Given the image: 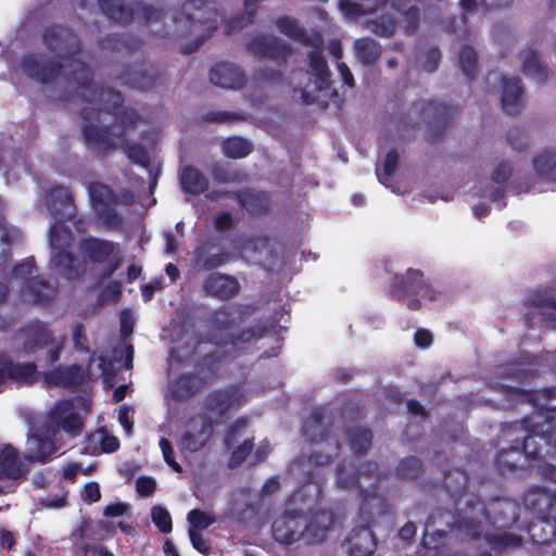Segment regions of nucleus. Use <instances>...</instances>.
<instances>
[{
    "instance_id": "nucleus-1",
    "label": "nucleus",
    "mask_w": 556,
    "mask_h": 556,
    "mask_svg": "<svg viewBox=\"0 0 556 556\" xmlns=\"http://www.w3.org/2000/svg\"><path fill=\"white\" fill-rule=\"evenodd\" d=\"M43 204L55 219L50 227L51 264L66 279H77L87 270V263L66 251L73 238L63 222L74 216L75 208L71 197L65 188L55 187L47 192Z\"/></svg>"
},
{
    "instance_id": "nucleus-2",
    "label": "nucleus",
    "mask_w": 556,
    "mask_h": 556,
    "mask_svg": "<svg viewBox=\"0 0 556 556\" xmlns=\"http://www.w3.org/2000/svg\"><path fill=\"white\" fill-rule=\"evenodd\" d=\"M244 401V394L239 388L210 394L203 412L188 419L180 439L181 451L194 453L202 450L211 440L215 425L222 421L229 409L240 406Z\"/></svg>"
},
{
    "instance_id": "nucleus-3",
    "label": "nucleus",
    "mask_w": 556,
    "mask_h": 556,
    "mask_svg": "<svg viewBox=\"0 0 556 556\" xmlns=\"http://www.w3.org/2000/svg\"><path fill=\"white\" fill-rule=\"evenodd\" d=\"M45 43L51 49L56 51H65L71 54L70 59H66V64H59V68L66 78L72 77L79 88V96L86 99L89 103H97L103 109H109L108 103L118 105L121 102V94L111 89H102L92 87L90 83L89 70L86 65L77 59H73L72 55L78 49V42L76 37L63 28L49 29L43 35Z\"/></svg>"
},
{
    "instance_id": "nucleus-4",
    "label": "nucleus",
    "mask_w": 556,
    "mask_h": 556,
    "mask_svg": "<svg viewBox=\"0 0 556 556\" xmlns=\"http://www.w3.org/2000/svg\"><path fill=\"white\" fill-rule=\"evenodd\" d=\"M357 522L344 542L346 553L350 556H370L377 545L371 528L391 526L388 502L375 491L363 490Z\"/></svg>"
},
{
    "instance_id": "nucleus-5",
    "label": "nucleus",
    "mask_w": 556,
    "mask_h": 556,
    "mask_svg": "<svg viewBox=\"0 0 556 556\" xmlns=\"http://www.w3.org/2000/svg\"><path fill=\"white\" fill-rule=\"evenodd\" d=\"M143 17L155 34L187 36L199 34L200 29H216L218 14L202 0H190L182 4L180 16H167L152 8L143 9Z\"/></svg>"
},
{
    "instance_id": "nucleus-6",
    "label": "nucleus",
    "mask_w": 556,
    "mask_h": 556,
    "mask_svg": "<svg viewBox=\"0 0 556 556\" xmlns=\"http://www.w3.org/2000/svg\"><path fill=\"white\" fill-rule=\"evenodd\" d=\"M276 26L282 34L291 38H296L305 45H309L312 42L313 50L308 53L309 71L305 74V76L308 77V81L303 88H301V92L305 102L314 101L316 99L315 93L327 89L330 85V71L320 53V36L314 34L313 38H308V36L299 27L295 20L287 16L278 18L276 21Z\"/></svg>"
},
{
    "instance_id": "nucleus-7",
    "label": "nucleus",
    "mask_w": 556,
    "mask_h": 556,
    "mask_svg": "<svg viewBox=\"0 0 556 556\" xmlns=\"http://www.w3.org/2000/svg\"><path fill=\"white\" fill-rule=\"evenodd\" d=\"M22 338L23 349L26 353H35L49 346L48 358L50 363H54L59 359L60 352L65 344L66 333L43 321L35 320L25 327Z\"/></svg>"
},
{
    "instance_id": "nucleus-8",
    "label": "nucleus",
    "mask_w": 556,
    "mask_h": 556,
    "mask_svg": "<svg viewBox=\"0 0 556 556\" xmlns=\"http://www.w3.org/2000/svg\"><path fill=\"white\" fill-rule=\"evenodd\" d=\"M89 406L83 399L73 401H60L50 410L47 419V431L50 437H56L63 431L68 439L80 434L83 430V420L79 416L80 410L88 412Z\"/></svg>"
},
{
    "instance_id": "nucleus-9",
    "label": "nucleus",
    "mask_w": 556,
    "mask_h": 556,
    "mask_svg": "<svg viewBox=\"0 0 556 556\" xmlns=\"http://www.w3.org/2000/svg\"><path fill=\"white\" fill-rule=\"evenodd\" d=\"M410 0H397L396 4L379 18H370L365 22V28L379 36L392 34L400 17V25L406 34H413L419 22L418 10L409 4Z\"/></svg>"
},
{
    "instance_id": "nucleus-10",
    "label": "nucleus",
    "mask_w": 556,
    "mask_h": 556,
    "mask_svg": "<svg viewBox=\"0 0 556 556\" xmlns=\"http://www.w3.org/2000/svg\"><path fill=\"white\" fill-rule=\"evenodd\" d=\"M138 121L137 113L131 109H124L118 113L116 122L110 127H99L92 124L84 126V135L89 143L100 149L115 147L126 130Z\"/></svg>"
},
{
    "instance_id": "nucleus-11",
    "label": "nucleus",
    "mask_w": 556,
    "mask_h": 556,
    "mask_svg": "<svg viewBox=\"0 0 556 556\" xmlns=\"http://www.w3.org/2000/svg\"><path fill=\"white\" fill-rule=\"evenodd\" d=\"M34 261L27 258L16 265L10 278V283L20 292L25 302L40 303L50 293V287L38 276H34Z\"/></svg>"
},
{
    "instance_id": "nucleus-12",
    "label": "nucleus",
    "mask_w": 556,
    "mask_h": 556,
    "mask_svg": "<svg viewBox=\"0 0 556 556\" xmlns=\"http://www.w3.org/2000/svg\"><path fill=\"white\" fill-rule=\"evenodd\" d=\"M239 311L235 307H230L228 309L218 311L213 319L212 328L213 336L211 341L214 344H227L228 340H230L231 345L238 346L241 342H250L253 339L261 338L262 332L255 330H244L242 333L233 338V331L236 329V325L238 321Z\"/></svg>"
},
{
    "instance_id": "nucleus-13",
    "label": "nucleus",
    "mask_w": 556,
    "mask_h": 556,
    "mask_svg": "<svg viewBox=\"0 0 556 556\" xmlns=\"http://www.w3.org/2000/svg\"><path fill=\"white\" fill-rule=\"evenodd\" d=\"M79 250L91 263L109 261L106 276H111L122 264L118 245L114 242L90 237L80 241Z\"/></svg>"
},
{
    "instance_id": "nucleus-14",
    "label": "nucleus",
    "mask_w": 556,
    "mask_h": 556,
    "mask_svg": "<svg viewBox=\"0 0 556 556\" xmlns=\"http://www.w3.org/2000/svg\"><path fill=\"white\" fill-rule=\"evenodd\" d=\"M307 518L298 510H288L273 525L274 538L282 544L305 541Z\"/></svg>"
},
{
    "instance_id": "nucleus-15",
    "label": "nucleus",
    "mask_w": 556,
    "mask_h": 556,
    "mask_svg": "<svg viewBox=\"0 0 556 556\" xmlns=\"http://www.w3.org/2000/svg\"><path fill=\"white\" fill-rule=\"evenodd\" d=\"M89 194L98 218L103 225L115 226L119 217L114 210L117 197L103 184H92L89 187Z\"/></svg>"
},
{
    "instance_id": "nucleus-16",
    "label": "nucleus",
    "mask_w": 556,
    "mask_h": 556,
    "mask_svg": "<svg viewBox=\"0 0 556 556\" xmlns=\"http://www.w3.org/2000/svg\"><path fill=\"white\" fill-rule=\"evenodd\" d=\"M496 81H501L502 84L503 109L509 114L518 113L526 103L520 79L517 77H502L497 73H492L488 76V83L490 85Z\"/></svg>"
},
{
    "instance_id": "nucleus-17",
    "label": "nucleus",
    "mask_w": 556,
    "mask_h": 556,
    "mask_svg": "<svg viewBox=\"0 0 556 556\" xmlns=\"http://www.w3.org/2000/svg\"><path fill=\"white\" fill-rule=\"evenodd\" d=\"M211 81L222 88L236 89L244 83V75L240 68L230 63H219L211 70Z\"/></svg>"
},
{
    "instance_id": "nucleus-18",
    "label": "nucleus",
    "mask_w": 556,
    "mask_h": 556,
    "mask_svg": "<svg viewBox=\"0 0 556 556\" xmlns=\"http://www.w3.org/2000/svg\"><path fill=\"white\" fill-rule=\"evenodd\" d=\"M333 522V515L326 510L318 511L309 519L307 518L305 542L311 544L323 542L331 530Z\"/></svg>"
},
{
    "instance_id": "nucleus-19",
    "label": "nucleus",
    "mask_w": 556,
    "mask_h": 556,
    "mask_svg": "<svg viewBox=\"0 0 556 556\" xmlns=\"http://www.w3.org/2000/svg\"><path fill=\"white\" fill-rule=\"evenodd\" d=\"M248 47L253 54L274 60L283 59L288 53L287 46L281 45L276 37L268 35H261L253 38Z\"/></svg>"
},
{
    "instance_id": "nucleus-20",
    "label": "nucleus",
    "mask_w": 556,
    "mask_h": 556,
    "mask_svg": "<svg viewBox=\"0 0 556 556\" xmlns=\"http://www.w3.org/2000/svg\"><path fill=\"white\" fill-rule=\"evenodd\" d=\"M522 427L529 432V435L523 440L522 450L526 454L534 455L536 452L531 448L533 438L540 437L541 439H547L552 432V425L546 417L536 414L523 420Z\"/></svg>"
},
{
    "instance_id": "nucleus-21",
    "label": "nucleus",
    "mask_w": 556,
    "mask_h": 556,
    "mask_svg": "<svg viewBox=\"0 0 556 556\" xmlns=\"http://www.w3.org/2000/svg\"><path fill=\"white\" fill-rule=\"evenodd\" d=\"M204 290L210 295L219 299H229L238 292L239 283L230 276L214 273L205 280Z\"/></svg>"
},
{
    "instance_id": "nucleus-22",
    "label": "nucleus",
    "mask_w": 556,
    "mask_h": 556,
    "mask_svg": "<svg viewBox=\"0 0 556 556\" xmlns=\"http://www.w3.org/2000/svg\"><path fill=\"white\" fill-rule=\"evenodd\" d=\"M83 375V369L79 366L72 365L47 371L42 377L48 386L70 387L79 383Z\"/></svg>"
},
{
    "instance_id": "nucleus-23",
    "label": "nucleus",
    "mask_w": 556,
    "mask_h": 556,
    "mask_svg": "<svg viewBox=\"0 0 556 556\" xmlns=\"http://www.w3.org/2000/svg\"><path fill=\"white\" fill-rule=\"evenodd\" d=\"M522 72L536 83H542L547 77L545 65L541 62L538 53L532 49H527L520 54Z\"/></svg>"
},
{
    "instance_id": "nucleus-24",
    "label": "nucleus",
    "mask_w": 556,
    "mask_h": 556,
    "mask_svg": "<svg viewBox=\"0 0 556 556\" xmlns=\"http://www.w3.org/2000/svg\"><path fill=\"white\" fill-rule=\"evenodd\" d=\"M54 452V444L51 438H42L38 434H33L27 439V447L25 457L28 460H45Z\"/></svg>"
},
{
    "instance_id": "nucleus-25",
    "label": "nucleus",
    "mask_w": 556,
    "mask_h": 556,
    "mask_svg": "<svg viewBox=\"0 0 556 556\" xmlns=\"http://www.w3.org/2000/svg\"><path fill=\"white\" fill-rule=\"evenodd\" d=\"M382 0H341L339 8L346 18H358L375 12Z\"/></svg>"
},
{
    "instance_id": "nucleus-26",
    "label": "nucleus",
    "mask_w": 556,
    "mask_h": 556,
    "mask_svg": "<svg viewBox=\"0 0 556 556\" xmlns=\"http://www.w3.org/2000/svg\"><path fill=\"white\" fill-rule=\"evenodd\" d=\"M22 67L24 73L27 74L30 78L41 83L50 81L58 76L54 67H47L35 55L25 56L22 61Z\"/></svg>"
},
{
    "instance_id": "nucleus-27",
    "label": "nucleus",
    "mask_w": 556,
    "mask_h": 556,
    "mask_svg": "<svg viewBox=\"0 0 556 556\" xmlns=\"http://www.w3.org/2000/svg\"><path fill=\"white\" fill-rule=\"evenodd\" d=\"M22 467L16 451L10 445L0 442V477L17 478Z\"/></svg>"
},
{
    "instance_id": "nucleus-28",
    "label": "nucleus",
    "mask_w": 556,
    "mask_h": 556,
    "mask_svg": "<svg viewBox=\"0 0 556 556\" xmlns=\"http://www.w3.org/2000/svg\"><path fill=\"white\" fill-rule=\"evenodd\" d=\"M356 56L363 64H374L381 55V48L371 38H361L354 42Z\"/></svg>"
},
{
    "instance_id": "nucleus-29",
    "label": "nucleus",
    "mask_w": 556,
    "mask_h": 556,
    "mask_svg": "<svg viewBox=\"0 0 556 556\" xmlns=\"http://www.w3.org/2000/svg\"><path fill=\"white\" fill-rule=\"evenodd\" d=\"M180 181L186 192L198 194L207 188V179L197 168L188 166L184 168Z\"/></svg>"
},
{
    "instance_id": "nucleus-30",
    "label": "nucleus",
    "mask_w": 556,
    "mask_h": 556,
    "mask_svg": "<svg viewBox=\"0 0 556 556\" xmlns=\"http://www.w3.org/2000/svg\"><path fill=\"white\" fill-rule=\"evenodd\" d=\"M89 371L91 376L102 377L105 388L113 387L115 369L111 359H106L103 356L92 357L89 364Z\"/></svg>"
},
{
    "instance_id": "nucleus-31",
    "label": "nucleus",
    "mask_w": 556,
    "mask_h": 556,
    "mask_svg": "<svg viewBox=\"0 0 556 556\" xmlns=\"http://www.w3.org/2000/svg\"><path fill=\"white\" fill-rule=\"evenodd\" d=\"M532 163L539 176L549 178L556 169V150L547 149L539 152L534 155Z\"/></svg>"
},
{
    "instance_id": "nucleus-32",
    "label": "nucleus",
    "mask_w": 556,
    "mask_h": 556,
    "mask_svg": "<svg viewBox=\"0 0 556 556\" xmlns=\"http://www.w3.org/2000/svg\"><path fill=\"white\" fill-rule=\"evenodd\" d=\"M99 5L109 18L118 23H127L131 18V10L122 0H99Z\"/></svg>"
},
{
    "instance_id": "nucleus-33",
    "label": "nucleus",
    "mask_w": 556,
    "mask_h": 556,
    "mask_svg": "<svg viewBox=\"0 0 556 556\" xmlns=\"http://www.w3.org/2000/svg\"><path fill=\"white\" fill-rule=\"evenodd\" d=\"M223 152L231 159H241L251 152V144L242 138H229L223 142Z\"/></svg>"
},
{
    "instance_id": "nucleus-34",
    "label": "nucleus",
    "mask_w": 556,
    "mask_h": 556,
    "mask_svg": "<svg viewBox=\"0 0 556 556\" xmlns=\"http://www.w3.org/2000/svg\"><path fill=\"white\" fill-rule=\"evenodd\" d=\"M187 520L190 525L189 530L200 531L208 528L215 522V517L200 509H192L187 515Z\"/></svg>"
},
{
    "instance_id": "nucleus-35",
    "label": "nucleus",
    "mask_w": 556,
    "mask_h": 556,
    "mask_svg": "<svg viewBox=\"0 0 556 556\" xmlns=\"http://www.w3.org/2000/svg\"><path fill=\"white\" fill-rule=\"evenodd\" d=\"M458 61L466 76L471 77L475 75L477 70V53L471 47L465 46L460 49Z\"/></svg>"
},
{
    "instance_id": "nucleus-36",
    "label": "nucleus",
    "mask_w": 556,
    "mask_h": 556,
    "mask_svg": "<svg viewBox=\"0 0 556 556\" xmlns=\"http://www.w3.org/2000/svg\"><path fill=\"white\" fill-rule=\"evenodd\" d=\"M349 441L354 452L361 453L369 447L371 434L367 429H355L350 432Z\"/></svg>"
},
{
    "instance_id": "nucleus-37",
    "label": "nucleus",
    "mask_w": 556,
    "mask_h": 556,
    "mask_svg": "<svg viewBox=\"0 0 556 556\" xmlns=\"http://www.w3.org/2000/svg\"><path fill=\"white\" fill-rule=\"evenodd\" d=\"M91 443L99 444L102 452H115L119 446V441L116 437L108 434L104 430H98L90 437Z\"/></svg>"
},
{
    "instance_id": "nucleus-38",
    "label": "nucleus",
    "mask_w": 556,
    "mask_h": 556,
    "mask_svg": "<svg viewBox=\"0 0 556 556\" xmlns=\"http://www.w3.org/2000/svg\"><path fill=\"white\" fill-rule=\"evenodd\" d=\"M358 482L354 476V468L352 465H340L337 473V484L342 490H352Z\"/></svg>"
},
{
    "instance_id": "nucleus-39",
    "label": "nucleus",
    "mask_w": 556,
    "mask_h": 556,
    "mask_svg": "<svg viewBox=\"0 0 556 556\" xmlns=\"http://www.w3.org/2000/svg\"><path fill=\"white\" fill-rule=\"evenodd\" d=\"M151 517L152 521L160 529L161 532L169 533L172 531V517L167 509L160 506H155L151 510Z\"/></svg>"
},
{
    "instance_id": "nucleus-40",
    "label": "nucleus",
    "mask_w": 556,
    "mask_h": 556,
    "mask_svg": "<svg viewBox=\"0 0 556 556\" xmlns=\"http://www.w3.org/2000/svg\"><path fill=\"white\" fill-rule=\"evenodd\" d=\"M327 440L330 441L327 444L328 448L324 447L323 444H319L318 448L314 451V455L311 456V462L319 465L330 462L332 455L337 451V442L333 438H328Z\"/></svg>"
},
{
    "instance_id": "nucleus-41",
    "label": "nucleus",
    "mask_w": 556,
    "mask_h": 556,
    "mask_svg": "<svg viewBox=\"0 0 556 556\" xmlns=\"http://www.w3.org/2000/svg\"><path fill=\"white\" fill-rule=\"evenodd\" d=\"M399 162H400V156L396 151L388 152V154L386 156L384 165H383L384 174H383V176L378 174V178L383 185H386V186L388 185V177H390L395 172V169L397 168Z\"/></svg>"
},
{
    "instance_id": "nucleus-42",
    "label": "nucleus",
    "mask_w": 556,
    "mask_h": 556,
    "mask_svg": "<svg viewBox=\"0 0 556 556\" xmlns=\"http://www.w3.org/2000/svg\"><path fill=\"white\" fill-rule=\"evenodd\" d=\"M193 379L190 377H181L174 383L172 392L175 397L184 399L193 393Z\"/></svg>"
},
{
    "instance_id": "nucleus-43",
    "label": "nucleus",
    "mask_w": 556,
    "mask_h": 556,
    "mask_svg": "<svg viewBox=\"0 0 556 556\" xmlns=\"http://www.w3.org/2000/svg\"><path fill=\"white\" fill-rule=\"evenodd\" d=\"M124 151L129 160L132 162L146 166L148 164V154L144 149L137 144L126 143Z\"/></svg>"
},
{
    "instance_id": "nucleus-44",
    "label": "nucleus",
    "mask_w": 556,
    "mask_h": 556,
    "mask_svg": "<svg viewBox=\"0 0 556 556\" xmlns=\"http://www.w3.org/2000/svg\"><path fill=\"white\" fill-rule=\"evenodd\" d=\"M252 450V443L249 438H245L232 452L229 465L231 467L240 465Z\"/></svg>"
},
{
    "instance_id": "nucleus-45",
    "label": "nucleus",
    "mask_w": 556,
    "mask_h": 556,
    "mask_svg": "<svg viewBox=\"0 0 556 556\" xmlns=\"http://www.w3.org/2000/svg\"><path fill=\"white\" fill-rule=\"evenodd\" d=\"M440 58V51L435 48H431L421 56L420 65L426 72L432 73L437 70Z\"/></svg>"
},
{
    "instance_id": "nucleus-46",
    "label": "nucleus",
    "mask_w": 556,
    "mask_h": 556,
    "mask_svg": "<svg viewBox=\"0 0 556 556\" xmlns=\"http://www.w3.org/2000/svg\"><path fill=\"white\" fill-rule=\"evenodd\" d=\"M305 437L316 441V435L324 437V428L318 415L314 414L304 425Z\"/></svg>"
},
{
    "instance_id": "nucleus-47",
    "label": "nucleus",
    "mask_w": 556,
    "mask_h": 556,
    "mask_svg": "<svg viewBox=\"0 0 556 556\" xmlns=\"http://www.w3.org/2000/svg\"><path fill=\"white\" fill-rule=\"evenodd\" d=\"M94 464L84 467L81 464L71 463L64 467L63 477L66 479H74L78 473L88 476L94 470Z\"/></svg>"
},
{
    "instance_id": "nucleus-48",
    "label": "nucleus",
    "mask_w": 556,
    "mask_h": 556,
    "mask_svg": "<svg viewBox=\"0 0 556 556\" xmlns=\"http://www.w3.org/2000/svg\"><path fill=\"white\" fill-rule=\"evenodd\" d=\"M456 527L460 531H465L466 534L475 538L478 536L481 533V527L480 523L476 520H473L472 517L467 518L463 517L462 520L457 521Z\"/></svg>"
},
{
    "instance_id": "nucleus-49",
    "label": "nucleus",
    "mask_w": 556,
    "mask_h": 556,
    "mask_svg": "<svg viewBox=\"0 0 556 556\" xmlns=\"http://www.w3.org/2000/svg\"><path fill=\"white\" fill-rule=\"evenodd\" d=\"M160 447L162 450L163 457H164V460L166 462V464L168 466H170L176 472H180L181 471V467L174 459V456H173L174 452H173V448H172V445H170L169 441L167 439H165V438L161 439Z\"/></svg>"
},
{
    "instance_id": "nucleus-50",
    "label": "nucleus",
    "mask_w": 556,
    "mask_h": 556,
    "mask_svg": "<svg viewBox=\"0 0 556 556\" xmlns=\"http://www.w3.org/2000/svg\"><path fill=\"white\" fill-rule=\"evenodd\" d=\"M189 536H190L192 546L197 551H199L200 553H202L204 555H207L210 553V544L200 532L194 531V530H189Z\"/></svg>"
},
{
    "instance_id": "nucleus-51",
    "label": "nucleus",
    "mask_w": 556,
    "mask_h": 556,
    "mask_svg": "<svg viewBox=\"0 0 556 556\" xmlns=\"http://www.w3.org/2000/svg\"><path fill=\"white\" fill-rule=\"evenodd\" d=\"M155 480L152 478L142 477L136 482L137 492L141 495L149 496L155 491Z\"/></svg>"
},
{
    "instance_id": "nucleus-52",
    "label": "nucleus",
    "mask_w": 556,
    "mask_h": 556,
    "mask_svg": "<svg viewBox=\"0 0 556 556\" xmlns=\"http://www.w3.org/2000/svg\"><path fill=\"white\" fill-rule=\"evenodd\" d=\"M135 325V316L130 311H123L121 314V331L124 337L131 334Z\"/></svg>"
},
{
    "instance_id": "nucleus-53",
    "label": "nucleus",
    "mask_w": 556,
    "mask_h": 556,
    "mask_svg": "<svg viewBox=\"0 0 556 556\" xmlns=\"http://www.w3.org/2000/svg\"><path fill=\"white\" fill-rule=\"evenodd\" d=\"M511 175V167L508 163H501L492 173V180L502 184L505 182Z\"/></svg>"
},
{
    "instance_id": "nucleus-54",
    "label": "nucleus",
    "mask_w": 556,
    "mask_h": 556,
    "mask_svg": "<svg viewBox=\"0 0 556 556\" xmlns=\"http://www.w3.org/2000/svg\"><path fill=\"white\" fill-rule=\"evenodd\" d=\"M100 489L97 482H89L85 485L84 500L92 503L100 500Z\"/></svg>"
},
{
    "instance_id": "nucleus-55",
    "label": "nucleus",
    "mask_w": 556,
    "mask_h": 556,
    "mask_svg": "<svg viewBox=\"0 0 556 556\" xmlns=\"http://www.w3.org/2000/svg\"><path fill=\"white\" fill-rule=\"evenodd\" d=\"M81 548L84 556H114L106 548L100 545L85 544Z\"/></svg>"
},
{
    "instance_id": "nucleus-56",
    "label": "nucleus",
    "mask_w": 556,
    "mask_h": 556,
    "mask_svg": "<svg viewBox=\"0 0 556 556\" xmlns=\"http://www.w3.org/2000/svg\"><path fill=\"white\" fill-rule=\"evenodd\" d=\"M415 343L421 349L429 348L432 343V334L428 330H418L414 337Z\"/></svg>"
},
{
    "instance_id": "nucleus-57",
    "label": "nucleus",
    "mask_w": 556,
    "mask_h": 556,
    "mask_svg": "<svg viewBox=\"0 0 556 556\" xmlns=\"http://www.w3.org/2000/svg\"><path fill=\"white\" fill-rule=\"evenodd\" d=\"M12 230L8 229L2 220H0V255L5 253V247L13 238Z\"/></svg>"
},
{
    "instance_id": "nucleus-58",
    "label": "nucleus",
    "mask_w": 556,
    "mask_h": 556,
    "mask_svg": "<svg viewBox=\"0 0 556 556\" xmlns=\"http://www.w3.org/2000/svg\"><path fill=\"white\" fill-rule=\"evenodd\" d=\"M118 420L127 434L129 435L132 430V421L129 419V409L127 407H121L118 410Z\"/></svg>"
},
{
    "instance_id": "nucleus-59",
    "label": "nucleus",
    "mask_w": 556,
    "mask_h": 556,
    "mask_svg": "<svg viewBox=\"0 0 556 556\" xmlns=\"http://www.w3.org/2000/svg\"><path fill=\"white\" fill-rule=\"evenodd\" d=\"M126 511V505L121 503L110 504L104 508V515L108 517H118Z\"/></svg>"
},
{
    "instance_id": "nucleus-60",
    "label": "nucleus",
    "mask_w": 556,
    "mask_h": 556,
    "mask_svg": "<svg viewBox=\"0 0 556 556\" xmlns=\"http://www.w3.org/2000/svg\"><path fill=\"white\" fill-rule=\"evenodd\" d=\"M338 71H339L344 84H346L349 87H353L354 78H353V75H352L350 68L348 67V65L345 63H339Z\"/></svg>"
},
{
    "instance_id": "nucleus-61",
    "label": "nucleus",
    "mask_w": 556,
    "mask_h": 556,
    "mask_svg": "<svg viewBox=\"0 0 556 556\" xmlns=\"http://www.w3.org/2000/svg\"><path fill=\"white\" fill-rule=\"evenodd\" d=\"M0 544L3 547L12 548L15 544L14 534L5 529L0 530Z\"/></svg>"
},
{
    "instance_id": "nucleus-62",
    "label": "nucleus",
    "mask_w": 556,
    "mask_h": 556,
    "mask_svg": "<svg viewBox=\"0 0 556 556\" xmlns=\"http://www.w3.org/2000/svg\"><path fill=\"white\" fill-rule=\"evenodd\" d=\"M245 427V421H238L236 426L230 430L229 434L226 438V444L228 446L235 445L238 440L236 438L237 433Z\"/></svg>"
},
{
    "instance_id": "nucleus-63",
    "label": "nucleus",
    "mask_w": 556,
    "mask_h": 556,
    "mask_svg": "<svg viewBox=\"0 0 556 556\" xmlns=\"http://www.w3.org/2000/svg\"><path fill=\"white\" fill-rule=\"evenodd\" d=\"M231 223L232 218L229 213H219L215 218V225L218 229H226Z\"/></svg>"
},
{
    "instance_id": "nucleus-64",
    "label": "nucleus",
    "mask_w": 556,
    "mask_h": 556,
    "mask_svg": "<svg viewBox=\"0 0 556 556\" xmlns=\"http://www.w3.org/2000/svg\"><path fill=\"white\" fill-rule=\"evenodd\" d=\"M328 51L331 55H333L336 59H340L342 56V47L340 41L332 40L328 45Z\"/></svg>"
}]
</instances>
